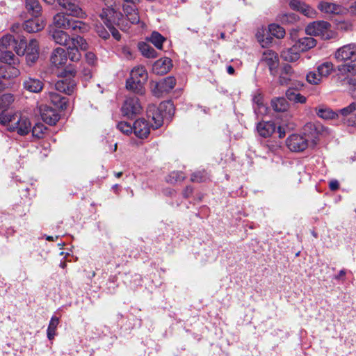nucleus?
<instances>
[{"mask_svg": "<svg viewBox=\"0 0 356 356\" xmlns=\"http://www.w3.org/2000/svg\"><path fill=\"white\" fill-rule=\"evenodd\" d=\"M46 127L41 123H37L32 129V134L34 137L40 138L43 136Z\"/></svg>", "mask_w": 356, "mask_h": 356, "instance_id": "49", "label": "nucleus"}, {"mask_svg": "<svg viewBox=\"0 0 356 356\" xmlns=\"http://www.w3.org/2000/svg\"><path fill=\"white\" fill-rule=\"evenodd\" d=\"M85 58L87 63L90 65H95L97 61V57L92 51L87 52L85 55Z\"/></svg>", "mask_w": 356, "mask_h": 356, "instance_id": "52", "label": "nucleus"}, {"mask_svg": "<svg viewBox=\"0 0 356 356\" xmlns=\"http://www.w3.org/2000/svg\"><path fill=\"white\" fill-rule=\"evenodd\" d=\"M172 176L175 179V181H182L184 179V176L181 172H173Z\"/></svg>", "mask_w": 356, "mask_h": 356, "instance_id": "56", "label": "nucleus"}, {"mask_svg": "<svg viewBox=\"0 0 356 356\" xmlns=\"http://www.w3.org/2000/svg\"><path fill=\"white\" fill-rule=\"evenodd\" d=\"M49 97L51 102L57 108L60 109H65L66 108L67 102L65 97H62L55 92H49Z\"/></svg>", "mask_w": 356, "mask_h": 356, "instance_id": "36", "label": "nucleus"}, {"mask_svg": "<svg viewBox=\"0 0 356 356\" xmlns=\"http://www.w3.org/2000/svg\"><path fill=\"white\" fill-rule=\"evenodd\" d=\"M351 24L345 22H341L338 24V28L343 31H348L351 29Z\"/></svg>", "mask_w": 356, "mask_h": 356, "instance_id": "55", "label": "nucleus"}, {"mask_svg": "<svg viewBox=\"0 0 356 356\" xmlns=\"http://www.w3.org/2000/svg\"><path fill=\"white\" fill-rule=\"evenodd\" d=\"M316 111L319 118L325 120L334 119L337 116V114L333 112L330 108L323 106L316 108Z\"/></svg>", "mask_w": 356, "mask_h": 356, "instance_id": "38", "label": "nucleus"}, {"mask_svg": "<svg viewBox=\"0 0 356 356\" xmlns=\"http://www.w3.org/2000/svg\"><path fill=\"white\" fill-rule=\"evenodd\" d=\"M338 62L345 63L337 67L338 71L342 74H356V44L351 43L337 49L334 54Z\"/></svg>", "mask_w": 356, "mask_h": 356, "instance_id": "2", "label": "nucleus"}, {"mask_svg": "<svg viewBox=\"0 0 356 356\" xmlns=\"http://www.w3.org/2000/svg\"><path fill=\"white\" fill-rule=\"evenodd\" d=\"M176 84V80L172 76L165 78L159 85L162 90L169 91L172 90Z\"/></svg>", "mask_w": 356, "mask_h": 356, "instance_id": "48", "label": "nucleus"}, {"mask_svg": "<svg viewBox=\"0 0 356 356\" xmlns=\"http://www.w3.org/2000/svg\"><path fill=\"white\" fill-rule=\"evenodd\" d=\"M297 51L298 50L293 46L291 48L282 51L281 53V57L286 61L295 62L300 58V54Z\"/></svg>", "mask_w": 356, "mask_h": 356, "instance_id": "34", "label": "nucleus"}, {"mask_svg": "<svg viewBox=\"0 0 356 356\" xmlns=\"http://www.w3.org/2000/svg\"><path fill=\"white\" fill-rule=\"evenodd\" d=\"M330 188L332 191H335L339 188V183L337 181H332L330 182Z\"/></svg>", "mask_w": 356, "mask_h": 356, "instance_id": "57", "label": "nucleus"}, {"mask_svg": "<svg viewBox=\"0 0 356 356\" xmlns=\"http://www.w3.org/2000/svg\"><path fill=\"white\" fill-rule=\"evenodd\" d=\"M350 12L353 14H356V1L352 4V6L350 8Z\"/></svg>", "mask_w": 356, "mask_h": 356, "instance_id": "60", "label": "nucleus"}, {"mask_svg": "<svg viewBox=\"0 0 356 356\" xmlns=\"http://www.w3.org/2000/svg\"><path fill=\"white\" fill-rule=\"evenodd\" d=\"M58 5L67 12V15L74 17L86 19L87 15L83 10L78 0H57Z\"/></svg>", "mask_w": 356, "mask_h": 356, "instance_id": "8", "label": "nucleus"}, {"mask_svg": "<svg viewBox=\"0 0 356 356\" xmlns=\"http://www.w3.org/2000/svg\"><path fill=\"white\" fill-rule=\"evenodd\" d=\"M306 80L310 84L318 85L322 82L323 78L318 72H309L306 76Z\"/></svg>", "mask_w": 356, "mask_h": 356, "instance_id": "47", "label": "nucleus"}, {"mask_svg": "<svg viewBox=\"0 0 356 356\" xmlns=\"http://www.w3.org/2000/svg\"><path fill=\"white\" fill-rule=\"evenodd\" d=\"M88 49V44L86 40L81 36L72 38L71 42L67 46V55L73 62L79 61L81 58L80 51H86Z\"/></svg>", "mask_w": 356, "mask_h": 356, "instance_id": "6", "label": "nucleus"}, {"mask_svg": "<svg viewBox=\"0 0 356 356\" xmlns=\"http://www.w3.org/2000/svg\"><path fill=\"white\" fill-rule=\"evenodd\" d=\"M286 95L290 101H293L296 103L305 104L307 101V98L305 96L291 89L286 91Z\"/></svg>", "mask_w": 356, "mask_h": 356, "instance_id": "45", "label": "nucleus"}, {"mask_svg": "<svg viewBox=\"0 0 356 356\" xmlns=\"http://www.w3.org/2000/svg\"><path fill=\"white\" fill-rule=\"evenodd\" d=\"M50 60L51 63L56 67L65 65L67 61L66 50L61 47L56 48L51 53Z\"/></svg>", "mask_w": 356, "mask_h": 356, "instance_id": "17", "label": "nucleus"}, {"mask_svg": "<svg viewBox=\"0 0 356 356\" xmlns=\"http://www.w3.org/2000/svg\"><path fill=\"white\" fill-rule=\"evenodd\" d=\"M172 66V60L169 58H163L156 60L153 66L152 71L156 74H165L168 73Z\"/></svg>", "mask_w": 356, "mask_h": 356, "instance_id": "20", "label": "nucleus"}, {"mask_svg": "<svg viewBox=\"0 0 356 356\" xmlns=\"http://www.w3.org/2000/svg\"><path fill=\"white\" fill-rule=\"evenodd\" d=\"M305 32L307 35L318 36L324 40L334 38L337 33L331 29L330 24L325 21H316L309 24Z\"/></svg>", "mask_w": 356, "mask_h": 356, "instance_id": "5", "label": "nucleus"}, {"mask_svg": "<svg viewBox=\"0 0 356 356\" xmlns=\"http://www.w3.org/2000/svg\"><path fill=\"white\" fill-rule=\"evenodd\" d=\"M138 49L142 55L148 58H154L158 56L156 51L153 47L145 42H140Z\"/></svg>", "mask_w": 356, "mask_h": 356, "instance_id": "37", "label": "nucleus"}, {"mask_svg": "<svg viewBox=\"0 0 356 356\" xmlns=\"http://www.w3.org/2000/svg\"><path fill=\"white\" fill-rule=\"evenodd\" d=\"M44 27V22L35 17L34 19H29L24 22V29L29 33H35L41 31Z\"/></svg>", "mask_w": 356, "mask_h": 356, "instance_id": "26", "label": "nucleus"}, {"mask_svg": "<svg viewBox=\"0 0 356 356\" xmlns=\"http://www.w3.org/2000/svg\"><path fill=\"white\" fill-rule=\"evenodd\" d=\"M289 6L292 9L302 13L308 17L314 18L316 16V13L314 9L299 0H291Z\"/></svg>", "mask_w": 356, "mask_h": 356, "instance_id": "19", "label": "nucleus"}, {"mask_svg": "<svg viewBox=\"0 0 356 356\" xmlns=\"http://www.w3.org/2000/svg\"><path fill=\"white\" fill-rule=\"evenodd\" d=\"M96 31L99 36L103 39H107L109 37L108 32L104 27L97 26Z\"/></svg>", "mask_w": 356, "mask_h": 356, "instance_id": "53", "label": "nucleus"}, {"mask_svg": "<svg viewBox=\"0 0 356 356\" xmlns=\"http://www.w3.org/2000/svg\"><path fill=\"white\" fill-rule=\"evenodd\" d=\"M72 19L68 17V15L63 12L57 13L54 17V24L56 28L70 29Z\"/></svg>", "mask_w": 356, "mask_h": 356, "instance_id": "24", "label": "nucleus"}, {"mask_svg": "<svg viewBox=\"0 0 356 356\" xmlns=\"http://www.w3.org/2000/svg\"><path fill=\"white\" fill-rule=\"evenodd\" d=\"M149 127L144 119H138L134 124L133 131L138 138H146L149 134Z\"/></svg>", "mask_w": 356, "mask_h": 356, "instance_id": "23", "label": "nucleus"}, {"mask_svg": "<svg viewBox=\"0 0 356 356\" xmlns=\"http://www.w3.org/2000/svg\"><path fill=\"white\" fill-rule=\"evenodd\" d=\"M55 88L58 92L71 95L76 88V81L71 77H65L56 83Z\"/></svg>", "mask_w": 356, "mask_h": 356, "instance_id": "16", "label": "nucleus"}, {"mask_svg": "<svg viewBox=\"0 0 356 356\" xmlns=\"http://www.w3.org/2000/svg\"><path fill=\"white\" fill-rule=\"evenodd\" d=\"M149 40L158 49H162L163 43L165 38L159 32L154 31L149 38Z\"/></svg>", "mask_w": 356, "mask_h": 356, "instance_id": "42", "label": "nucleus"}, {"mask_svg": "<svg viewBox=\"0 0 356 356\" xmlns=\"http://www.w3.org/2000/svg\"><path fill=\"white\" fill-rule=\"evenodd\" d=\"M123 53L127 56V58L131 57V53L129 49H127V48L123 49Z\"/></svg>", "mask_w": 356, "mask_h": 356, "instance_id": "59", "label": "nucleus"}, {"mask_svg": "<svg viewBox=\"0 0 356 356\" xmlns=\"http://www.w3.org/2000/svg\"><path fill=\"white\" fill-rule=\"evenodd\" d=\"M174 113L175 108L171 102H162L159 107L151 104L147 108V117L153 129L161 127L164 119H170Z\"/></svg>", "mask_w": 356, "mask_h": 356, "instance_id": "3", "label": "nucleus"}, {"mask_svg": "<svg viewBox=\"0 0 356 356\" xmlns=\"http://www.w3.org/2000/svg\"><path fill=\"white\" fill-rule=\"evenodd\" d=\"M275 124L273 122H261L257 124V130L258 134L264 137L270 136L275 131Z\"/></svg>", "mask_w": 356, "mask_h": 356, "instance_id": "25", "label": "nucleus"}, {"mask_svg": "<svg viewBox=\"0 0 356 356\" xmlns=\"http://www.w3.org/2000/svg\"><path fill=\"white\" fill-rule=\"evenodd\" d=\"M51 38L53 40L60 45L67 47L72 40V38L69 34L62 30H54L51 32Z\"/></svg>", "mask_w": 356, "mask_h": 356, "instance_id": "28", "label": "nucleus"}, {"mask_svg": "<svg viewBox=\"0 0 356 356\" xmlns=\"http://www.w3.org/2000/svg\"><path fill=\"white\" fill-rule=\"evenodd\" d=\"M260 61L268 67L270 74L275 75L280 65V60L278 55L275 51L270 49L265 50L262 54Z\"/></svg>", "mask_w": 356, "mask_h": 356, "instance_id": "12", "label": "nucleus"}, {"mask_svg": "<svg viewBox=\"0 0 356 356\" xmlns=\"http://www.w3.org/2000/svg\"><path fill=\"white\" fill-rule=\"evenodd\" d=\"M355 111H356V103L355 102L340 110V113L344 117L348 118L347 122L348 125H356V114H354Z\"/></svg>", "mask_w": 356, "mask_h": 356, "instance_id": "30", "label": "nucleus"}, {"mask_svg": "<svg viewBox=\"0 0 356 356\" xmlns=\"http://www.w3.org/2000/svg\"><path fill=\"white\" fill-rule=\"evenodd\" d=\"M291 38L295 43L293 44L294 48L297 49L300 51H306L316 44V41L312 37H304L298 38V31L293 30L291 33Z\"/></svg>", "mask_w": 356, "mask_h": 356, "instance_id": "10", "label": "nucleus"}, {"mask_svg": "<svg viewBox=\"0 0 356 356\" xmlns=\"http://www.w3.org/2000/svg\"><path fill=\"white\" fill-rule=\"evenodd\" d=\"M123 10L131 24H137L140 22V17L135 6L125 4L123 6Z\"/></svg>", "mask_w": 356, "mask_h": 356, "instance_id": "32", "label": "nucleus"}, {"mask_svg": "<svg viewBox=\"0 0 356 356\" xmlns=\"http://www.w3.org/2000/svg\"><path fill=\"white\" fill-rule=\"evenodd\" d=\"M286 145L291 151L302 152L308 147L309 141L302 135L293 134L287 138Z\"/></svg>", "mask_w": 356, "mask_h": 356, "instance_id": "13", "label": "nucleus"}, {"mask_svg": "<svg viewBox=\"0 0 356 356\" xmlns=\"http://www.w3.org/2000/svg\"><path fill=\"white\" fill-rule=\"evenodd\" d=\"M40 115L42 120L50 125L55 124L59 120L58 112L47 106L40 107Z\"/></svg>", "mask_w": 356, "mask_h": 356, "instance_id": "18", "label": "nucleus"}, {"mask_svg": "<svg viewBox=\"0 0 356 356\" xmlns=\"http://www.w3.org/2000/svg\"><path fill=\"white\" fill-rule=\"evenodd\" d=\"M227 72L229 74H233L234 72V69L232 66L229 65L227 67Z\"/></svg>", "mask_w": 356, "mask_h": 356, "instance_id": "61", "label": "nucleus"}, {"mask_svg": "<svg viewBox=\"0 0 356 356\" xmlns=\"http://www.w3.org/2000/svg\"><path fill=\"white\" fill-rule=\"evenodd\" d=\"M26 60L29 65L34 63L39 57V44L35 39L29 40L24 46Z\"/></svg>", "mask_w": 356, "mask_h": 356, "instance_id": "14", "label": "nucleus"}, {"mask_svg": "<svg viewBox=\"0 0 356 356\" xmlns=\"http://www.w3.org/2000/svg\"><path fill=\"white\" fill-rule=\"evenodd\" d=\"M296 77H298V76L292 67L289 65H285L282 69L279 82L281 85H287L292 79Z\"/></svg>", "mask_w": 356, "mask_h": 356, "instance_id": "27", "label": "nucleus"}, {"mask_svg": "<svg viewBox=\"0 0 356 356\" xmlns=\"http://www.w3.org/2000/svg\"><path fill=\"white\" fill-rule=\"evenodd\" d=\"M24 89H26V90L31 92H39L42 90V89L43 88V83L42 82L38 79H34V78H31V77H29L27 78L24 81Z\"/></svg>", "mask_w": 356, "mask_h": 356, "instance_id": "29", "label": "nucleus"}, {"mask_svg": "<svg viewBox=\"0 0 356 356\" xmlns=\"http://www.w3.org/2000/svg\"><path fill=\"white\" fill-rule=\"evenodd\" d=\"M59 323V319L56 316L51 317L47 328V337L52 340L56 336V330Z\"/></svg>", "mask_w": 356, "mask_h": 356, "instance_id": "43", "label": "nucleus"}, {"mask_svg": "<svg viewBox=\"0 0 356 356\" xmlns=\"http://www.w3.org/2000/svg\"><path fill=\"white\" fill-rule=\"evenodd\" d=\"M193 193V188L191 186H187L184 191V195L186 197H189Z\"/></svg>", "mask_w": 356, "mask_h": 356, "instance_id": "58", "label": "nucleus"}, {"mask_svg": "<svg viewBox=\"0 0 356 356\" xmlns=\"http://www.w3.org/2000/svg\"><path fill=\"white\" fill-rule=\"evenodd\" d=\"M118 15V13H116L113 8H108L106 9H103L100 17L113 35V38L119 40L120 39V34L112 24V22H115Z\"/></svg>", "mask_w": 356, "mask_h": 356, "instance_id": "9", "label": "nucleus"}, {"mask_svg": "<svg viewBox=\"0 0 356 356\" xmlns=\"http://www.w3.org/2000/svg\"><path fill=\"white\" fill-rule=\"evenodd\" d=\"M147 72L143 66L135 67L130 73V78L127 81V89L138 93H144L143 85L147 80Z\"/></svg>", "mask_w": 356, "mask_h": 356, "instance_id": "4", "label": "nucleus"}, {"mask_svg": "<svg viewBox=\"0 0 356 356\" xmlns=\"http://www.w3.org/2000/svg\"><path fill=\"white\" fill-rule=\"evenodd\" d=\"M118 129L123 134L129 135L133 131L134 125L127 122H120L118 124Z\"/></svg>", "mask_w": 356, "mask_h": 356, "instance_id": "50", "label": "nucleus"}, {"mask_svg": "<svg viewBox=\"0 0 356 356\" xmlns=\"http://www.w3.org/2000/svg\"><path fill=\"white\" fill-rule=\"evenodd\" d=\"M0 124L6 126L10 131L17 132L20 136L27 135L31 129L29 118L20 112L0 113Z\"/></svg>", "mask_w": 356, "mask_h": 356, "instance_id": "1", "label": "nucleus"}, {"mask_svg": "<svg viewBox=\"0 0 356 356\" xmlns=\"http://www.w3.org/2000/svg\"><path fill=\"white\" fill-rule=\"evenodd\" d=\"M273 108L277 112H284L288 109L289 105L283 97H277L271 101Z\"/></svg>", "mask_w": 356, "mask_h": 356, "instance_id": "40", "label": "nucleus"}, {"mask_svg": "<svg viewBox=\"0 0 356 356\" xmlns=\"http://www.w3.org/2000/svg\"><path fill=\"white\" fill-rule=\"evenodd\" d=\"M254 110L257 115H264L267 113L268 108L263 103H261Z\"/></svg>", "mask_w": 356, "mask_h": 356, "instance_id": "54", "label": "nucleus"}, {"mask_svg": "<svg viewBox=\"0 0 356 356\" xmlns=\"http://www.w3.org/2000/svg\"><path fill=\"white\" fill-rule=\"evenodd\" d=\"M0 65H10L11 66L17 67L19 63L18 58L10 50L1 51Z\"/></svg>", "mask_w": 356, "mask_h": 356, "instance_id": "31", "label": "nucleus"}, {"mask_svg": "<svg viewBox=\"0 0 356 356\" xmlns=\"http://www.w3.org/2000/svg\"><path fill=\"white\" fill-rule=\"evenodd\" d=\"M90 26L82 22L79 20H74L72 19V22L71 23V26L70 29H72L75 33H86L90 30Z\"/></svg>", "mask_w": 356, "mask_h": 356, "instance_id": "39", "label": "nucleus"}, {"mask_svg": "<svg viewBox=\"0 0 356 356\" xmlns=\"http://www.w3.org/2000/svg\"><path fill=\"white\" fill-rule=\"evenodd\" d=\"M318 8L321 12L329 15H343L347 12V9L342 6L327 1H321Z\"/></svg>", "mask_w": 356, "mask_h": 356, "instance_id": "15", "label": "nucleus"}, {"mask_svg": "<svg viewBox=\"0 0 356 356\" xmlns=\"http://www.w3.org/2000/svg\"><path fill=\"white\" fill-rule=\"evenodd\" d=\"M141 110L140 103L136 97H127L122 106V114L128 118L139 114Z\"/></svg>", "mask_w": 356, "mask_h": 356, "instance_id": "11", "label": "nucleus"}, {"mask_svg": "<svg viewBox=\"0 0 356 356\" xmlns=\"http://www.w3.org/2000/svg\"><path fill=\"white\" fill-rule=\"evenodd\" d=\"M261 99V97L259 95L254 98V101L257 104V106H259V104H261V103L260 102Z\"/></svg>", "mask_w": 356, "mask_h": 356, "instance_id": "62", "label": "nucleus"}, {"mask_svg": "<svg viewBox=\"0 0 356 356\" xmlns=\"http://www.w3.org/2000/svg\"><path fill=\"white\" fill-rule=\"evenodd\" d=\"M268 32L271 35L278 39L283 38L285 35V30L282 26L275 24H271L269 25Z\"/></svg>", "mask_w": 356, "mask_h": 356, "instance_id": "44", "label": "nucleus"}, {"mask_svg": "<svg viewBox=\"0 0 356 356\" xmlns=\"http://www.w3.org/2000/svg\"><path fill=\"white\" fill-rule=\"evenodd\" d=\"M24 39L17 41L12 35H6L0 39V51L14 49L18 56H24Z\"/></svg>", "mask_w": 356, "mask_h": 356, "instance_id": "7", "label": "nucleus"}, {"mask_svg": "<svg viewBox=\"0 0 356 356\" xmlns=\"http://www.w3.org/2000/svg\"><path fill=\"white\" fill-rule=\"evenodd\" d=\"M278 131L280 134V138H282L285 136V132L284 131H282V128L280 127H279L278 128Z\"/></svg>", "mask_w": 356, "mask_h": 356, "instance_id": "63", "label": "nucleus"}, {"mask_svg": "<svg viewBox=\"0 0 356 356\" xmlns=\"http://www.w3.org/2000/svg\"><path fill=\"white\" fill-rule=\"evenodd\" d=\"M264 29H261L256 34L257 39L262 47L268 46L273 41V38L269 35H266Z\"/></svg>", "mask_w": 356, "mask_h": 356, "instance_id": "41", "label": "nucleus"}, {"mask_svg": "<svg viewBox=\"0 0 356 356\" xmlns=\"http://www.w3.org/2000/svg\"><path fill=\"white\" fill-rule=\"evenodd\" d=\"M19 70L15 66L0 65V78L4 81L8 82L9 79L19 76Z\"/></svg>", "mask_w": 356, "mask_h": 356, "instance_id": "22", "label": "nucleus"}, {"mask_svg": "<svg viewBox=\"0 0 356 356\" xmlns=\"http://www.w3.org/2000/svg\"><path fill=\"white\" fill-rule=\"evenodd\" d=\"M14 97L10 93H5L0 96V109H6L14 102Z\"/></svg>", "mask_w": 356, "mask_h": 356, "instance_id": "46", "label": "nucleus"}, {"mask_svg": "<svg viewBox=\"0 0 356 356\" xmlns=\"http://www.w3.org/2000/svg\"><path fill=\"white\" fill-rule=\"evenodd\" d=\"M345 275H346V271L344 270H341L339 271V275L337 277V278L343 277Z\"/></svg>", "mask_w": 356, "mask_h": 356, "instance_id": "64", "label": "nucleus"}, {"mask_svg": "<svg viewBox=\"0 0 356 356\" xmlns=\"http://www.w3.org/2000/svg\"><path fill=\"white\" fill-rule=\"evenodd\" d=\"M334 71V65L332 62L326 61L317 67V72L323 79L328 77Z\"/></svg>", "mask_w": 356, "mask_h": 356, "instance_id": "35", "label": "nucleus"}, {"mask_svg": "<svg viewBox=\"0 0 356 356\" xmlns=\"http://www.w3.org/2000/svg\"><path fill=\"white\" fill-rule=\"evenodd\" d=\"M318 134L319 130L315 124L309 122L304 126L303 136L307 138L308 141L310 142L312 145L316 144Z\"/></svg>", "mask_w": 356, "mask_h": 356, "instance_id": "21", "label": "nucleus"}, {"mask_svg": "<svg viewBox=\"0 0 356 356\" xmlns=\"http://www.w3.org/2000/svg\"><path fill=\"white\" fill-rule=\"evenodd\" d=\"M207 179V173L204 170L198 171L193 173L191 176V181L195 182H201L205 181Z\"/></svg>", "mask_w": 356, "mask_h": 356, "instance_id": "51", "label": "nucleus"}, {"mask_svg": "<svg viewBox=\"0 0 356 356\" xmlns=\"http://www.w3.org/2000/svg\"><path fill=\"white\" fill-rule=\"evenodd\" d=\"M25 6L32 16L37 17L40 15L42 7L38 0H25Z\"/></svg>", "mask_w": 356, "mask_h": 356, "instance_id": "33", "label": "nucleus"}]
</instances>
